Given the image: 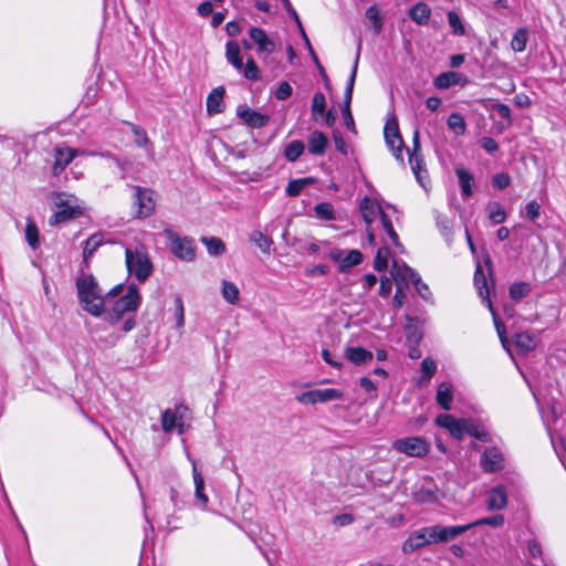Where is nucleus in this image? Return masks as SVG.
Segmentation results:
<instances>
[{
    "mask_svg": "<svg viewBox=\"0 0 566 566\" xmlns=\"http://www.w3.org/2000/svg\"><path fill=\"white\" fill-rule=\"evenodd\" d=\"M470 528H472V524L454 526L437 524L426 526L410 534L408 539L403 543L402 551L405 553H411L426 545L446 543L457 538Z\"/></svg>",
    "mask_w": 566,
    "mask_h": 566,
    "instance_id": "1",
    "label": "nucleus"
},
{
    "mask_svg": "<svg viewBox=\"0 0 566 566\" xmlns=\"http://www.w3.org/2000/svg\"><path fill=\"white\" fill-rule=\"evenodd\" d=\"M78 301L82 308L93 316H101L105 308V298L93 274H83L76 280Z\"/></svg>",
    "mask_w": 566,
    "mask_h": 566,
    "instance_id": "2",
    "label": "nucleus"
},
{
    "mask_svg": "<svg viewBox=\"0 0 566 566\" xmlns=\"http://www.w3.org/2000/svg\"><path fill=\"white\" fill-rule=\"evenodd\" d=\"M54 206L57 210L50 217V226H57L76 219L84 212L83 208L78 205L77 198L66 192L54 193Z\"/></svg>",
    "mask_w": 566,
    "mask_h": 566,
    "instance_id": "3",
    "label": "nucleus"
},
{
    "mask_svg": "<svg viewBox=\"0 0 566 566\" xmlns=\"http://www.w3.org/2000/svg\"><path fill=\"white\" fill-rule=\"evenodd\" d=\"M142 297L136 284L128 285L126 293L115 301L106 319L112 324H117L126 313L136 312L140 305Z\"/></svg>",
    "mask_w": 566,
    "mask_h": 566,
    "instance_id": "4",
    "label": "nucleus"
},
{
    "mask_svg": "<svg viewBox=\"0 0 566 566\" xmlns=\"http://www.w3.org/2000/svg\"><path fill=\"white\" fill-rule=\"evenodd\" d=\"M390 273L394 279H397L398 281H403L405 285H408V283L411 282L415 289L417 290L418 294L423 300L427 301L431 296V292L428 285L423 283L420 275L406 263H402L400 265L396 260H394Z\"/></svg>",
    "mask_w": 566,
    "mask_h": 566,
    "instance_id": "5",
    "label": "nucleus"
},
{
    "mask_svg": "<svg viewBox=\"0 0 566 566\" xmlns=\"http://www.w3.org/2000/svg\"><path fill=\"white\" fill-rule=\"evenodd\" d=\"M164 232L171 243L170 250L176 258L187 262L195 260L196 250L193 239L180 237L170 228H166Z\"/></svg>",
    "mask_w": 566,
    "mask_h": 566,
    "instance_id": "6",
    "label": "nucleus"
},
{
    "mask_svg": "<svg viewBox=\"0 0 566 566\" xmlns=\"http://www.w3.org/2000/svg\"><path fill=\"white\" fill-rule=\"evenodd\" d=\"M126 265L130 274H134L139 282H144L153 272V264L144 252H133L126 249Z\"/></svg>",
    "mask_w": 566,
    "mask_h": 566,
    "instance_id": "7",
    "label": "nucleus"
},
{
    "mask_svg": "<svg viewBox=\"0 0 566 566\" xmlns=\"http://www.w3.org/2000/svg\"><path fill=\"white\" fill-rule=\"evenodd\" d=\"M392 449L409 457L423 458L430 451V443L423 437H407L395 440Z\"/></svg>",
    "mask_w": 566,
    "mask_h": 566,
    "instance_id": "8",
    "label": "nucleus"
},
{
    "mask_svg": "<svg viewBox=\"0 0 566 566\" xmlns=\"http://www.w3.org/2000/svg\"><path fill=\"white\" fill-rule=\"evenodd\" d=\"M384 136L388 148L391 150L395 158L403 163L402 149L403 140L399 132L398 120L396 117L388 120L384 128Z\"/></svg>",
    "mask_w": 566,
    "mask_h": 566,
    "instance_id": "9",
    "label": "nucleus"
},
{
    "mask_svg": "<svg viewBox=\"0 0 566 566\" xmlns=\"http://www.w3.org/2000/svg\"><path fill=\"white\" fill-rule=\"evenodd\" d=\"M344 396L343 391L335 388L314 389L300 394L296 400L303 405L324 403L332 400H339Z\"/></svg>",
    "mask_w": 566,
    "mask_h": 566,
    "instance_id": "10",
    "label": "nucleus"
},
{
    "mask_svg": "<svg viewBox=\"0 0 566 566\" xmlns=\"http://www.w3.org/2000/svg\"><path fill=\"white\" fill-rule=\"evenodd\" d=\"M132 189L134 190V206L137 207L136 217L139 219L149 217L155 210L153 190L140 186H132Z\"/></svg>",
    "mask_w": 566,
    "mask_h": 566,
    "instance_id": "11",
    "label": "nucleus"
},
{
    "mask_svg": "<svg viewBox=\"0 0 566 566\" xmlns=\"http://www.w3.org/2000/svg\"><path fill=\"white\" fill-rule=\"evenodd\" d=\"M480 467L485 473L501 471L505 467V458L496 447L486 448L480 458Z\"/></svg>",
    "mask_w": 566,
    "mask_h": 566,
    "instance_id": "12",
    "label": "nucleus"
},
{
    "mask_svg": "<svg viewBox=\"0 0 566 566\" xmlns=\"http://www.w3.org/2000/svg\"><path fill=\"white\" fill-rule=\"evenodd\" d=\"M465 421L467 419H455L449 413H441L436 418L437 426L447 429L450 434L459 441L463 438Z\"/></svg>",
    "mask_w": 566,
    "mask_h": 566,
    "instance_id": "13",
    "label": "nucleus"
},
{
    "mask_svg": "<svg viewBox=\"0 0 566 566\" xmlns=\"http://www.w3.org/2000/svg\"><path fill=\"white\" fill-rule=\"evenodd\" d=\"M237 115L250 127L262 128L264 127L270 118L268 115H263L245 105H240L237 108Z\"/></svg>",
    "mask_w": 566,
    "mask_h": 566,
    "instance_id": "14",
    "label": "nucleus"
},
{
    "mask_svg": "<svg viewBox=\"0 0 566 566\" xmlns=\"http://www.w3.org/2000/svg\"><path fill=\"white\" fill-rule=\"evenodd\" d=\"M82 150L71 147H55L54 149V165L52 167L53 174L60 175L66 166L73 160L76 155H81Z\"/></svg>",
    "mask_w": 566,
    "mask_h": 566,
    "instance_id": "15",
    "label": "nucleus"
},
{
    "mask_svg": "<svg viewBox=\"0 0 566 566\" xmlns=\"http://www.w3.org/2000/svg\"><path fill=\"white\" fill-rule=\"evenodd\" d=\"M188 412V407L180 403L172 409H166L161 415V428L165 432H171L178 420L185 418V413Z\"/></svg>",
    "mask_w": 566,
    "mask_h": 566,
    "instance_id": "16",
    "label": "nucleus"
},
{
    "mask_svg": "<svg viewBox=\"0 0 566 566\" xmlns=\"http://www.w3.org/2000/svg\"><path fill=\"white\" fill-rule=\"evenodd\" d=\"M251 40L258 45V51L261 53L270 54L274 51L275 44L269 39L265 31L261 28L252 27L249 30Z\"/></svg>",
    "mask_w": 566,
    "mask_h": 566,
    "instance_id": "17",
    "label": "nucleus"
},
{
    "mask_svg": "<svg viewBox=\"0 0 566 566\" xmlns=\"http://www.w3.org/2000/svg\"><path fill=\"white\" fill-rule=\"evenodd\" d=\"M344 356L346 357V359H348L350 363H353L356 366L369 364L374 358L371 352H369L360 346L347 347L344 352Z\"/></svg>",
    "mask_w": 566,
    "mask_h": 566,
    "instance_id": "18",
    "label": "nucleus"
},
{
    "mask_svg": "<svg viewBox=\"0 0 566 566\" xmlns=\"http://www.w3.org/2000/svg\"><path fill=\"white\" fill-rule=\"evenodd\" d=\"M455 175L459 179L462 198H469L473 195L474 177L462 165L455 166Z\"/></svg>",
    "mask_w": 566,
    "mask_h": 566,
    "instance_id": "19",
    "label": "nucleus"
},
{
    "mask_svg": "<svg viewBox=\"0 0 566 566\" xmlns=\"http://www.w3.org/2000/svg\"><path fill=\"white\" fill-rule=\"evenodd\" d=\"M506 503H507V494H506L504 486L499 485L488 492L486 505H488L489 510H492V511L502 510L503 507H505Z\"/></svg>",
    "mask_w": 566,
    "mask_h": 566,
    "instance_id": "20",
    "label": "nucleus"
},
{
    "mask_svg": "<svg viewBox=\"0 0 566 566\" xmlns=\"http://www.w3.org/2000/svg\"><path fill=\"white\" fill-rule=\"evenodd\" d=\"M360 50H361V40L358 41L357 52H356L352 72L348 77L347 85H346V88L344 92V99H343L342 107H348V106H350V103H352L353 91H354V85H355V80H356L357 69H358V61H359V56H360Z\"/></svg>",
    "mask_w": 566,
    "mask_h": 566,
    "instance_id": "21",
    "label": "nucleus"
},
{
    "mask_svg": "<svg viewBox=\"0 0 566 566\" xmlns=\"http://www.w3.org/2000/svg\"><path fill=\"white\" fill-rule=\"evenodd\" d=\"M224 87L213 88L207 97V112L210 115L220 114L223 111Z\"/></svg>",
    "mask_w": 566,
    "mask_h": 566,
    "instance_id": "22",
    "label": "nucleus"
},
{
    "mask_svg": "<svg viewBox=\"0 0 566 566\" xmlns=\"http://www.w3.org/2000/svg\"><path fill=\"white\" fill-rule=\"evenodd\" d=\"M437 403L446 411L451 409L453 401V386L451 382H441L437 389Z\"/></svg>",
    "mask_w": 566,
    "mask_h": 566,
    "instance_id": "23",
    "label": "nucleus"
},
{
    "mask_svg": "<svg viewBox=\"0 0 566 566\" xmlns=\"http://www.w3.org/2000/svg\"><path fill=\"white\" fill-rule=\"evenodd\" d=\"M308 151L315 156L325 154L328 140L327 137L319 130H314L308 136Z\"/></svg>",
    "mask_w": 566,
    "mask_h": 566,
    "instance_id": "24",
    "label": "nucleus"
},
{
    "mask_svg": "<svg viewBox=\"0 0 566 566\" xmlns=\"http://www.w3.org/2000/svg\"><path fill=\"white\" fill-rule=\"evenodd\" d=\"M104 244V234L101 232L92 234L85 242L83 249V263L88 266V260L95 251Z\"/></svg>",
    "mask_w": 566,
    "mask_h": 566,
    "instance_id": "25",
    "label": "nucleus"
},
{
    "mask_svg": "<svg viewBox=\"0 0 566 566\" xmlns=\"http://www.w3.org/2000/svg\"><path fill=\"white\" fill-rule=\"evenodd\" d=\"M359 209L367 228H370L377 214H379V209H381V207H376L368 197H365L360 201Z\"/></svg>",
    "mask_w": 566,
    "mask_h": 566,
    "instance_id": "26",
    "label": "nucleus"
},
{
    "mask_svg": "<svg viewBox=\"0 0 566 566\" xmlns=\"http://www.w3.org/2000/svg\"><path fill=\"white\" fill-rule=\"evenodd\" d=\"M431 10L424 2H418L409 10V17L416 23L423 25L427 24L430 19Z\"/></svg>",
    "mask_w": 566,
    "mask_h": 566,
    "instance_id": "27",
    "label": "nucleus"
},
{
    "mask_svg": "<svg viewBox=\"0 0 566 566\" xmlns=\"http://www.w3.org/2000/svg\"><path fill=\"white\" fill-rule=\"evenodd\" d=\"M409 164L417 181L424 187L423 179L427 178V170L422 156L418 153H411L409 155Z\"/></svg>",
    "mask_w": 566,
    "mask_h": 566,
    "instance_id": "28",
    "label": "nucleus"
},
{
    "mask_svg": "<svg viewBox=\"0 0 566 566\" xmlns=\"http://www.w3.org/2000/svg\"><path fill=\"white\" fill-rule=\"evenodd\" d=\"M464 432L469 433L470 436L474 437L475 439L482 442L491 441V434L484 428V426L478 421L467 419Z\"/></svg>",
    "mask_w": 566,
    "mask_h": 566,
    "instance_id": "29",
    "label": "nucleus"
},
{
    "mask_svg": "<svg viewBox=\"0 0 566 566\" xmlns=\"http://www.w3.org/2000/svg\"><path fill=\"white\" fill-rule=\"evenodd\" d=\"M474 285L479 291L482 302L488 305V300H490V290L488 287L486 276L480 264H478L474 273Z\"/></svg>",
    "mask_w": 566,
    "mask_h": 566,
    "instance_id": "30",
    "label": "nucleus"
},
{
    "mask_svg": "<svg viewBox=\"0 0 566 566\" xmlns=\"http://www.w3.org/2000/svg\"><path fill=\"white\" fill-rule=\"evenodd\" d=\"M514 344L521 354H526L536 346L534 337L527 332L516 333L514 335Z\"/></svg>",
    "mask_w": 566,
    "mask_h": 566,
    "instance_id": "31",
    "label": "nucleus"
},
{
    "mask_svg": "<svg viewBox=\"0 0 566 566\" xmlns=\"http://www.w3.org/2000/svg\"><path fill=\"white\" fill-rule=\"evenodd\" d=\"M379 217L382 224L384 231L388 234L390 238L392 244L400 250V252H403V245L399 241V237L397 232L394 229V226L391 223L390 218L382 211V209H379Z\"/></svg>",
    "mask_w": 566,
    "mask_h": 566,
    "instance_id": "32",
    "label": "nucleus"
},
{
    "mask_svg": "<svg viewBox=\"0 0 566 566\" xmlns=\"http://www.w3.org/2000/svg\"><path fill=\"white\" fill-rule=\"evenodd\" d=\"M488 218L494 224H500L506 220V211L497 201H490L486 206Z\"/></svg>",
    "mask_w": 566,
    "mask_h": 566,
    "instance_id": "33",
    "label": "nucleus"
},
{
    "mask_svg": "<svg viewBox=\"0 0 566 566\" xmlns=\"http://www.w3.org/2000/svg\"><path fill=\"white\" fill-rule=\"evenodd\" d=\"M200 241L206 245L208 253L212 256H219L226 251V245L220 238L201 237Z\"/></svg>",
    "mask_w": 566,
    "mask_h": 566,
    "instance_id": "34",
    "label": "nucleus"
},
{
    "mask_svg": "<svg viewBox=\"0 0 566 566\" xmlns=\"http://www.w3.org/2000/svg\"><path fill=\"white\" fill-rule=\"evenodd\" d=\"M488 308L490 310L492 316H493V321H494V325H495V328H496V332H497V335L500 337V340L503 345V347L506 349V352L512 356V353L509 348V340L505 336V326L504 324L501 322V319L499 318L495 310L493 308V305H492V302L491 300H488Z\"/></svg>",
    "mask_w": 566,
    "mask_h": 566,
    "instance_id": "35",
    "label": "nucleus"
},
{
    "mask_svg": "<svg viewBox=\"0 0 566 566\" xmlns=\"http://www.w3.org/2000/svg\"><path fill=\"white\" fill-rule=\"evenodd\" d=\"M366 19L373 24L374 31L378 34L384 27V18L377 4L367 8L365 12Z\"/></svg>",
    "mask_w": 566,
    "mask_h": 566,
    "instance_id": "36",
    "label": "nucleus"
},
{
    "mask_svg": "<svg viewBox=\"0 0 566 566\" xmlns=\"http://www.w3.org/2000/svg\"><path fill=\"white\" fill-rule=\"evenodd\" d=\"M439 489L429 483V485L423 484L416 493L415 497L419 502H432L438 499Z\"/></svg>",
    "mask_w": 566,
    "mask_h": 566,
    "instance_id": "37",
    "label": "nucleus"
},
{
    "mask_svg": "<svg viewBox=\"0 0 566 566\" xmlns=\"http://www.w3.org/2000/svg\"><path fill=\"white\" fill-rule=\"evenodd\" d=\"M437 227L444 238L447 243L450 245L452 242V220L444 214H438L436 218Z\"/></svg>",
    "mask_w": 566,
    "mask_h": 566,
    "instance_id": "38",
    "label": "nucleus"
},
{
    "mask_svg": "<svg viewBox=\"0 0 566 566\" xmlns=\"http://www.w3.org/2000/svg\"><path fill=\"white\" fill-rule=\"evenodd\" d=\"M192 475L195 482L196 497L201 501L206 506L208 503V496L203 493L205 481L201 473L198 471L197 465L192 462Z\"/></svg>",
    "mask_w": 566,
    "mask_h": 566,
    "instance_id": "39",
    "label": "nucleus"
},
{
    "mask_svg": "<svg viewBox=\"0 0 566 566\" xmlns=\"http://www.w3.org/2000/svg\"><path fill=\"white\" fill-rule=\"evenodd\" d=\"M304 149L305 145L302 140H292L286 145L284 149V156L289 161L293 163L301 157V155L304 153Z\"/></svg>",
    "mask_w": 566,
    "mask_h": 566,
    "instance_id": "40",
    "label": "nucleus"
},
{
    "mask_svg": "<svg viewBox=\"0 0 566 566\" xmlns=\"http://www.w3.org/2000/svg\"><path fill=\"white\" fill-rule=\"evenodd\" d=\"M250 241L253 242L255 245L259 247V249L263 253H270L271 245L273 243L272 239L268 235H265L263 232L259 230H254L250 234Z\"/></svg>",
    "mask_w": 566,
    "mask_h": 566,
    "instance_id": "41",
    "label": "nucleus"
},
{
    "mask_svg": "<svg viewBox=\"0 0 566 566\" xmlns=\"http://www.w3.org/2000/svg\"><path fill=\"white\" fill-rule=\"evenodd\" d=\"M527 41L528 31L525 28H520L512 38L511 49L514 52H523L526 49Z\"/></svg>",
    "mask_w": 566,
    "mask_h": 566,
    "instance_id": "42",
    "label": "nucleus"
},
{
    "mask_svg": "<svg viewBox=\"0 0 566 566\" xmlns=\"http://www.w3.org/2000/svg\"><path fill=\"white\" fill-rule=\"evenodd\" d=\"M314 179L311 177L291 180L286 186L285 192L290 197H296L306 186L312 185Z\"/></svg>",
    "mask_w": 566,
    "mask_h": 566,
    "instance_id": "43",
    "label": "nucleus"
},
{
    "mask_svg": "<svg viewBox=\"0 0 566 566\" xmlns=\"http://www.w3.org/2000/svg\"><path fill=\"white\" fill-rule=\"evenodd\" d=\"M363 260V254L358 250H352L346 256H343L339 264V272L346 273L350 268L358 265Z\"/></svg>",
    "mask_w": 566,
    "mask_h": 566,
    "instance_id": "44",
    "label": "nucleus"
},
{
    "mask_svg": "<svg viewBox=\"0 0 566 566\" xmlns=\"http://www.w3.org/2000/svg\"><path fill=\"white\" fill-rule=\"evenodd\" d=\"M448 127L457 135H463L467 130L464 117L460 113H452L447 120Z\"/></svg>",
    "mask_w": 566,
    "mask_h": 566,
    "instance_id": "45",
    "label": "nucleus"
},
{
    "mask_svg": "<svg viewBox=\"0 0 566 566\" xmlns=\"http://www.w3.org/2000/svg\"><path fill=\"white\" fill-rule=\"evenodd\" d=\"M457 83H458V74L454 72L441 73L433 81L434 86L439 90H447Z\"/></svg>",
    "mask_w": 566,
    "mask_h": 566,
    "instance_id": "46",
    "label": "nucleus"
},
{
    "mask_svg": "<svg viewBox=\"0 0 566 566\" xmlns=\"http://www.w3.org/2000/svg\"><path fill=\"white\" fill-rule=\"evenodd\" d=\"M531 290V284L527 282L513 283L509 289L510 297L513 301H520L523 297L527 296Z\"/></svg>",
    "mask_w": 566,
    "mask_h": 566,
    "instance_id": "47",
    "label": "nucleus"
},
{
    "mask_svg": "<svg viewBox=\"0 0 566 566\" xmlns=\"http://www.w3.org/2000/svg\"><path fill=\"white\" fill-rule=\"evenodd\" d=\"M222 296L229 304H235L239 301V289L233 282L222 281Z\"/></svg>",
    "mask_w": 566,
    "mask_h": 566,
    "instance_id": "48",
    "label": "nucleus"
},
{
    "mask_svg": "<svg viewBox=\"0 0 566 566\" xmlns=\"http://www.w3.org/2000/svg\"><path fill=\"white\" fill-rule=\"evenodd\" d=\"M389 255L390 250L387 247H381L377 250L376 256L374 259V269L377 272H382L387 269Z\"/></svg>",
    "mask_w": 566,
    "mask_h": 566,
    "instance_id": "49",
    "label": "nucleus"
},
{
    "mask_svg": "<svg viewBox=\"0 0 566 566\" xmlns=\"http://www.w3.org/2000/svg\"><path fill=\"white\" fill-rule=\"evenodd\" d=\"M436 370H437V365H436L434 360H432L430 358H424L421 361L422 376L419 379V385L427 384L433 377Z\"/></svg>",
    "mask_w": 566,
    "mask_h": 566,
    "instance_id": "50",
    "label": "nucleus"
},
{
    "mask_svg": "<svg viewBox=\"0 0 566 566\" xmlns=\"http://www.w3.org/2000/svg\"><path fill=\"white\" fill-rule=\"evenodd\" d=\"M316 216L326 221L335 220V213L333 205L329 202H321L314 207Z\"/></svg>",
    "mask_w": 566,
    "mask_h": 566,
    "instance_id": "51",
    "label": "nucleus"
},
{
    "mask_svg": "<svg viewBox=\"0 0 566 566\" xmlns=\"http://www.w3.org/2000/svg\"><path fill=\"white\" fill-rule=\"evenodd\" d=\"M326 108V98L325 95L321 92H316L312 99V115L314 118L323 115Z\"/></svg>",
    "mask_w": 566,
    "mask_h": 566,
    "instance_id": "52",
    "label": "nucleus"
},
{
    "mask_svg": "<svg viewBox=\"0 0 566 566\" xmlns=\"http://www.w3.org/2000/svg\"><path fill=\"white\" fill-rule=\"evenodd\" d=\"M127 126L130 127L132 129V133L135 135V144L139 147H144L146 146L148 143H149V138L147 136V133L146 130L138 126V125H135L134 123H130V122H124Z\"/></svg>",
    "mask_w": 566,
    "mask_h": 566,
    "instance_id": "53",
    "label": "nucleus"
},
{
    "mask_svg": "<svg viewBox=\"0 0 566 566\" xmlns=\"http://www.w3.org/2000/svg\"><path fill=\"white\" fill-rule=\"evenodd\" d=\"M25 240L32 249L39 247V230L34 222L28 221L25 227Z\"/></svg>",
    "mask_w": 566,
    "mask_h": 566,
    "instance_id": "54",
    "label": "nucleus"
},
{
    "mask_svg": "<svg viewBox=\"0 0 566 566\" xmlns=\"http://www.w3.org/2000/svg\"><path fill=\"white\" fill-rule=\"evenodd\" d=\"M242 72H243V76L247 80H250V81H259V80H261L260 70H259L256 63L254 62V60L252 57H249L247 60V63H245Z\"/></svg>",
    "mask_w": 566,
    "mask_h": 566,
    "instance_id": "55",
    "label": "nucleus"
},
{
    "mask_svg": "<svg viewBox=\"0 0 566 566\" xmlns=\"http://www.w3.org/2000/svg\"><path fill=\"white\" fill-rule=\"evenodd\" d=\"M448 23L457 35H463L465 33L464 25L461 21L460 15L454 11H449L447 14Z\"/></svg>",
    "mask_w": 566,
    "mask_h": 566,
    "instance_id": "56",
    "label": "nucleus"
},
{
    "mask_svg": "<svg viewBox=\"0 0 566 566\" xmlns=\"http://www.w3.org/2000/svg\"><path fill=\"white\" fill-rule=\"evenodd\" d=\"M471 524L472 527L476 525H489L492 527H500L504 524V516L502 514H495L493 516L482 517Z\"/></svg>",
    "mask_w": 566,
    "mask_h": 566,
    "instance_id": "57",
    "label": "nucleus"
},
{
    "mask_svg": "<svg viewBox=\"0 0 566 566\" xmlns=\"http://www.w3.org/2000/svg\"><path fill=\"white\" fill-rule=\"evenodd\" d=\"M524 210V217L531 221H535L541 214V205L537 201L532 200L525 205Z\"/></svg>",
    "mask_w": 566,
    "mask_h": 566,
    "instance_id": "58",
    "label": "nucleus"
},
{
    "mask_svg": "<svg viewBox=\"0 0 566 566\" xmlns=\"http://www.w3.org/2000/svg\"><path fill=\"white\" fill-rule=\"evenodd\" d=\"M396 282V293L394 295V305L395 307L399 308L403 305L406 295L403 293V287L406 286L403 284V281H398L397 279H394Z\"/></svg>",
    "mask_w": 566,
    "mask_h": 566,
    "instance_id": "59",
    "label": "nucleus"
},
{
    "mask_svg": "<svg viewBox=\"0 0 566 566\" xmlns=\"http://www.w3.org/2000/svg\"><path fill=\"white\" fill-rule=\"evenodd\" d=\"M511 177L506 172L496 174L492 179L493 187L502 190L510 186Z\"/></svg>",
    "mask_w": 566,
    "mask_h": 566,
    "instance_id": "60",
    "label": "nucleus"
},
{
    "mask_svg": "<svg viewBox=\"0 0 566 566\" xmlns=\"http://www.w3.org/2000/svg\"><path fill=\"white\" fill-rule=\"evenodd\" d=\"M175 307H176V325L177 327H182L185 325V307L184 302L180 296L175 298Z\"/></svg>",
    "mask_w": 566,
    "mask_h": 566,
    "instance_id": "61",
    "label": "nucleus"
},
{
    "mask_svg": "<svg viewBox=\"0 0 566 566\" xmlns=\"http://www.w3.org/2000/svg\"><path fill=\"white\" fill-rule=\"evenodd\" d=\"M342 116H343L344 125L346 126V128L348 130H350L352 133L356 134L357 132H356V127H355L354 117L352 115L350 106L342 107Z\"/></svg>",
    "mask_w": 566,
    "mask_h": 566,
    "instance_id": "62",
    "label": "nucleus"
},
{
    "mask_svg": "<svg viewBox=\"0 0 566 566\" xmlns=\"http://www.w3.org/2000/svg\"><path fill=\"white\" fill-rule=\"evenodd\" d=\"M293 88L287 82H282L275 92V97L279 101H285L292 95Z\"/></svg>",
    "mask_w": 566,
    "mask_h": 566,
    "instance_id": "63",
    "label": "nucleus"
},
{
    "mask_svg": "<svg viewBox=\"0 0 566 566\" xmlns=\"http://www.w3.org/2000/svg\"><path fill=\"white\" fill-rule=\"evenodd\" d=\"M226 49H227L226 56H227L228 62L240 56V46L237 42L229 41L226 45Z\"/></svg>",
    "mask_w": 566,
    "mask_h": 566,
    "instance_id": "64",
    "label": "nucleus"
}]
</instances>
